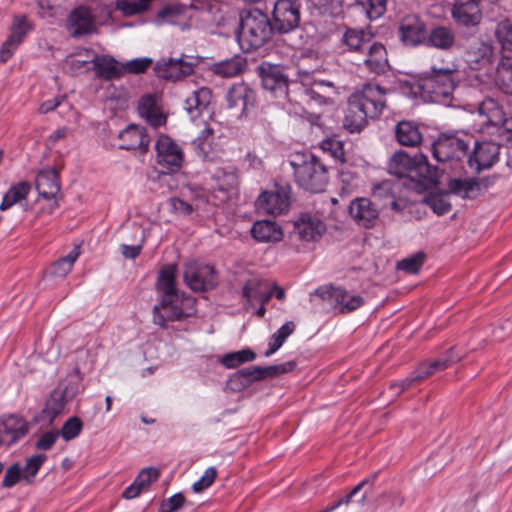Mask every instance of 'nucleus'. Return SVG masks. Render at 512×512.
Segmentation results:
<instances>
[{
    "label": "nucleus",
    "mask_w": 512,
    "mask_h": 512,
    "mask_svg": "<svg viewBox=\"0 0 512 512\" xmlns=\"http://www.w3.org/2000/svg\"><path fill=\"white\" fill-rule=\"evenodd\" d=\"M386 106V91L378 84L367 83L348 99L343 127L358 133L367 125V119L377 118Z\"/></svg>",
    "instance_id": "nucleus-1"
},
{
    "label": "nucleus",
    "mask_w": 512,
    "mask_h": 512,
    "mask_svg": "<svg viewBox=\"0 0 512 512\" xmlns=\"http://www.w3.org/2000/svg\"><path fill=\"white\" fill-rule=\"evenodd\" d=\"M176 275L177 265L166 264L157 276L156 290L160 293V302L153 307V322L162 329L167 327L168 322L181 321L191 315L180 306Z\"/></svg>",
    "instance_id": "nucleus-2"
},
{
    "label": "nucleus",
    "mask_w": 512,
    "mask_h": 512,
    "mask_svg": "<svg viewBox=\"0 0 512 512\" xmlns=\"http://www.w3.org/2000/svg\"><path fill=\"white\" fill-rule=\"evenodd\" d=\"M459 70L456 64L437 68L432 66L430 71L422 73L419 79L411 85V92L425 101L440 103L452 95Z\"/></svg>",
    "instance_id": "nucleus-3"
},
{
    "label": "nucleus",
    "mask_w": 512,
    "mask_h": 512,
    "mask_svg": "<svg viewBox=\"0 0 512 512\" xmlns=\"http://www.w3.org/2000/svg\"><path fill=\"white\" fill-rule=\"evenodd\" d=\"M276 33L267 14L253 8L240 13L236 39L243 52H252L267 44Z\"/></svg>",
    "instance_id": "nucleus-4"
},
{
    "label": "nucleus",
    "mask_w": 512,
    "mask_h": 512,
    "mask_svg": "<svg viewBox=\"0 0 512 512\" xmlns=\"http://www.w3.org/2000/svg\"><path fill=\"white\" fill-rule=\"evenodd\" d=\"M301 8L300 0H277L272 12L276 33L286 35L288 38L284 41L293 49L301 48L307 42L300 27Z\"/></svg>",
    "instance_id": "nucleus-5"
},
{
    "label": "nucleus",
    "mask_w": 512,
    "mask_h": 512,
    "mask_svg": "<svg viewBox=\"0 0 512 512\" xmlns=\"http://www.w3.org/2000/svg\"><path fill=\"white\" fill-rule=\"evenodd\" d=\"M295 182L310 193H320L328 183L326 166L313 154L298 155L290 160Z\"/></svg>",
    "instance_id": "nucleus-6"
},
{
    "label": "nucleus",
    "mask_w": 512,
    "mask_h": 512,
    "mask_svg": "<svg viewBox=\"0 0 512 512\" xmlns=\"http://www.w3.org/2000/svg\"><path fill=\"white\" fill-rule=\"evenodd\" d=\"M473 136L463 132L441 133L432 143V154L438 162L461 160L468 155Z\"/></svg>",
    "instance_id": "nucleus-7"
},
{
    "label": "nucleus",
    "mask_w": 512,
    "mask_h": 512,
    "mask_svg": "<svg viewBox=\"0 0 512 512\" xmlns=\"http://www.w3.org/2000/svg\"><path fill=\"white\" fill-rule=\"evenodd\" d=\"M256 73L261 79L263 89L270 92L272 97L280 101H291L289 79L284 66L264 61L257 66Z\"/></svg>",
    "instance_id": "nucleus-8"
},
{
    "label": "nucleus",
    "mask_w": 512,
    "mask_h": 512,
    "mask_svg": "<svg viewBox=\"0 0 512 512\" xmlns=\"http://www.w3.org/2000/svg\"><path fill=\"white\" fill-rule=\"evenodd\" d=\"M292 187L287 182H276L274 190L263 191L256 200V207L265 214L278 216L289 210Z\"/></svg>",
    "instance_id": "nucleus-9"
},
{
    "label": "nucleus",
    "mask_w": 512,
    "mask_h": 512,
    "mask_svg": "<svg viewBox=\"0 0 512 512\" xmlns=\"http://www.w3.org/2000/svg\"><path fill=\"white\" fill-rule=\"evenodd\" d=\"M183 279L194 292H204L218 285L217 272L213 266L190 262L185 266Z\"/></svg>",
    "instance_id": "nucleus-10"
},
{
    "label": "nucleus",
    "mask_w": 512,
    "mask_h": 512,
    "mask_svg": "<svg viewBox=\"0 0 512 512\" xmlns=\"http://www.w3.org/2000/svg\"><path fill=\"white\" fill-rule=\"evenodd\" d=\"M113 132L109 128V137ZM115 138L111 145L117 146L122 150H139L141 154H145L149 150L150 137L146 128L137 124H129L126 128L118 130L114 133Z\"/></svg>",
    "instance_id": "nucleus-11"
},
{
    "label": "nucleus",
    "mask_w": 512,
    "mask_h": 512,
    "mask_svg": "<svg viewBox=\"0 0 512 512\" xmlns=\"http://www.w3.org/2000/svg\"><path fill=\"white\" fill-rule=\"evenodd\" d=\"M157 163L165 169L164 173L180 170L183 162L181 148L167 135H160L155 144Z\"/></svg>",
    "instance_id": "nucleus-12"
},
{
    "label": "nucleus",
    "mask_w": 512,
    "mask_h": 512,
    "mask_svg": "<svg viewBox=\"0 0 512 512\" xmlns=\"http://www.w3.org/2000/svg\"><path fill=\"white\" fill-rule=\"evenodd\" d=\"M227 106L246 116L257 104V92L248 83H234L226 92Z\"/></svg>",
    "instance_id": "nucleus-13"
},
{
    "label": "nucleus",
    "mask_w": 512,
    "mask_h": 512,
    "mask_svg": "<svg viewBox=\"0 0 512 512\" xmlns=\"http://www.w3.org/2000/svg\"><path fill=\"white\" fill-rule=\"evenodd\" d=\"M500 145L492 141H475L472 152L468 155V166L475 173L490 169L499 160Z\"/></svg>",
    "instance_id": "nucleus-14"
},
{
    "label": "nucleus",
    "mask_w": 512,
    "mask_h": 512,
    "mask_svg": "<svg viewBox=\"0 0 512 512\" xmlns=\"http://www.w3.org/2000/svg\"><path fill=\"white\" fill-rule=\"evenodd\" d=\"M348 212L360 227L373 229L378 225L380 208L370 198L357 197L353 199L348 206Z\"/></svg>",
    "instance_id": "nucleus-15"
},
{
    "label": "nucleus",
    "mask_w": 512,
    "mask_h": 512,
    "mask_svg": "<svg viewBox=\"0 0 512 512\" xmlns=\"http://www.w3.org/2000/svg\"><path fill=\"white\" fill-rule=\"evenodd\" d=\"M464 59L472 70L488 69L495 59L494 47L488 41L473 40L465 47Z\"/></svg>",
    "instance_id": "nucleus-16"
},
{
    "label": "nucleus",
    "mask_w": 512,
    "mask_h": 512,
    "mask_svg": "<svg viewBox=\"0 0 512 512\" xmlns=\"http://www.w3.org/2000/svg\"><path fill=\"white\" fill-rule=\"evenodd\" d=\"M355 64L357 66L363 65L369 73L374 75H382L390 69L385 46L374 40L367 47V50L355 61Z\"/></svg>",
    "instance_id": "nucleus-17"
},
{
    "label": "nucleus",
    "mask_w": 512,
    "mask_h": 512,
    "mask_svg": "<svg viewBox=\"0 0 512 512\" xmlns=\"http://www.w3.org/2000/svg\"><path fill=\"white\" fill-rule=\"evenodd\" d=\"M428 29L418 15H406L399 24V37L405 46H424Z\"/></svg>",
    "instance_id": "nucleus-18"
},
{
    "label": "nucleus",
    "mask_w": 512,
    "mask_h": 512,
    "mask_svg": "<svg viewBox=\"0 0 512 512\" xmlns=\"http://www.w3.org/2000/svg\"><path fill=\"white\" fill-rule=\"evenodd\" d=\"M478 113L484 118L482 125L485 127H512V117L508 116L503 104L497 99L484 98L478 106Z\"/></svg>",
    "instance_id": "nucleus-19"
},
{
    "label": "nucleus",
    "mask_w": 512,
    "mask_h": 512,
    "mask_svg": "<svg viewBox=\"0 0 512 512\" xmlns=\"http://www.w3.org/2000/svg\"><path fill=\"white\" fill-rule=\"evenodd\" d=\"M32 30V25L26 16H15L10 33L0 48V61L7 62Z\"/></svg>",
    "instance_id": "nucleus-20"
},
{
    "label": "nucleus",
    "mask_w": 512,
    "mask_h": 512,
    "mask_svg": "<svg viewBox=\"0 0 512 512\" xmlns=\"http://www.w3.org/2000/svg\"><path fill=\"white\" fill-rule=\"evenodd\" d=\"M195 65L183 58H162L156 62L154 71L159 78L175 82L192 75Z\"/></svg>",
    "instance_id": "nucleus-21"
},
{
    "label": "nucleus",
    "mask_w": 512,
    "mask_h": 512,
    "mask_svg": "<svg viewBox=\"0 0 512 512\" xmlns=\"http://www.w3.org/2000/svg\"><path fill=\"white\" fill-rule=\"evenodd\" d=\"M451 18L460 27L478 26L482 19L480 0H454Z\"/></svg>",
    "instance_id": "nucleus-22"
},
{
    "label": "nucleus",
    "mask_w": 512,
    "mask_h": 512,
    "mask_svg": "<svg viewBox=\"0 0 512 512\" xmlns=\"http://www.w3.org/2000/svg\"><path fill=\"white\" fill-rule=\"evenodd\" d=\"M294 232L299 240L305 242L318 241L326 232V224L314 214L302 212L293 223Z\"/></svg>",
    "instance_id": "nucleus-23"
},
{
    "label": "nucleus",
    "mask_w": 512,
    "mask_h": 512,
    "mask_svg": "<svg viewBox=\"0 0 512 512\" xmlns=\"http://www.w3.org/2000/svg\"><path fill=\"white\" fill-rule=\"evenodd\" d=\"M29 432L28 422L15 414L0 418V446H11L25 437Z\"/></svg>",
    "instance_id": "nucleus-24"
},
{
    "label": "nucleus",
    "mask_w": 512,
    "mask_h": 512,
    "mask_svg": "<svg viewBox=\"0 0 512 512\" xmlns=\"http://www.w3.org/2000/svg\"><path fill=\"white\" fill-rule=\"evenodd\" d=\"M373 41V34L362 28H346L340 44L343 53H351L356 56V60L367 50V47Z\"/></svg>",
    "instance_id": "nucleus-25"
},
{
    "label": "nucleus",
    "mask_w": 512,
    "mask_h": 512,
    "mask_svg": "<svg viewBox=\"0 0 512 512\" xmlns=\"http://www.w3.org/2000/svg\"><path fill=\"white\" fill-rule=\"evenodd\" d=\"M425 45L441 51H452L457 46L454 29L449 25H433L428 29Z\"/></svg>",
    "instance_id": "nucleus-26"
},
{
    "label": "nucleus",
    "mask_w": 512,
    "mask_h": 512,
    "mask_svg": "<svg viewBox=\"0 0 512 512\" xmlns=\"http://www.w3.org/2000/svg\"><path fill=\"white\" fill-rule=\"evenodd\" d=\"M68 403L66 389L56 387L47 398L44 408L37 417L39 422L52 424L57 416L65 413Z\"/></svg>",
    "instance_id": "nucleus-27"
},
{
    "label": "nucleus",
    "mask_w": 512,
    "mask_h": 512,
    "mask_svg": "<svg viewBox=\"0 0 512 512\" xmlns=\"http://www.w3.org/2000/svg\"><path fill=\"white\" fill-rule=\"evenodd\" d=\"M94 20L92 10L85 6H80L69 14L67 29L72 37H81L93 31Z\"/></svg>",
    "instance_id": "nucleus-28"
},
{
    "label": "nucleus",
    "mask_w": 512,
    "mask_h": 512,
    "mask_svg": "<svg viewBox=\"0 0 512 512\" xmlns=\"http://www.w3.org/2000/svg\"><path fill=\"white\" fill-rule=\"evenodd\" d=\"M379 471L370 474L367 478L357 484L349 493L341 497L339 500L325 507L321 512H332L342 505H348L352 498L363 490L361 497L357 500L358 503L364 504L368 495L372 492L375 482L378 478Z\"/></svg>",
    "instance_id": "nucleus-29"
},
{
    "label": "nucleus",
    "mask_w": 512,
    "mask_h": 512,
    "mask_svg": "<svg viewBox=\"0 0 512 512\" xmlns=\"http://www.w3.org/2000/svg\"><path fill=\"white\" fill-rule=\"evenodd\" d=\"M461 358L462 355L456 352L455 347H452L438 358L420 363L417 368L423 379H426L436 372L451 367L453 364L460 361Z\"/></svg>",
    "instance_id": "nucleus-30"
},
{
    "label": "nucleus",
    "mask_w": 512,
    "mask_h": 512,
    "mask_svg": "<svg viewBox=\"0 0 512 512\" xmlns=\"http://www.w3.org/2000/svg\"><path fill=\"white\" fill-rule=\"evenodd\" d=\"M418 162L409 179L416 181L421 189H427L438 183L437 168L429 164L427 157L423 154L418 155Z\"/></svg>",
    "instance_id": "nucleus-31"
},
{
    "label": "nucleus",
    "mask_w": 512,
    "mask_h": 512,
    "mask_svg": "<svg viewBox=\"0 0 512 512\" xmlns=\"http://www.w3.org/2000/svg\"><path fill=\"white\" fill-rule=\"evenodd\" d=\"M395 137L402 146L416 147L422 142V133L417 123L411 120H402L395 126Z\"/></svg>",
    "instance_id": "nucleus-32"
},
{
    "label": "nucleus",
    "mask_w": 512,
    "mask_h": 512,
    "mask_svg": "<svg viewBox=\"0 0 512 512\" xmlns=\"http://www.w3.org/2000/svg\"><path fill=\"white\" fill-rule=\"evenodd\" d=\"M252 237L258 242H279L283 239L281 227L269 220L257 221L251 228Z\"/></svg>",
    "instance_id": "nucleus-33"
},
{
    "label": "nucleus",
    "mask_w": 512,
    "mask_h": 512,
    "mask_svg": "<svg viewBox=\"0 0 512 512\" xmlns=\"http://www.w3.org/2000/svg\"><path fill=\"white\" fill-rule=\"evenodd\" d=\"M39 195L45 199L55 198L60 191L58 174L53 169L40 171L35 180Z\"/></svg>",
    "instance_id": "nucleus-34"
},
{
    "label": "nucleus",
    "mask_w": 512,
    "mask_h": 512,
    "mask_svg": "<svg viewBox=\"0 0 512 512\" xmlns=\"http://www.w3.org/2000/svg\"><path fill=\"white\" fill-rule=\"evenodd\" d=\"M212 99V91L208 87H201L195 90L186 100L185 109L194 120L201 116L203 110L207 109Z\"/></svg>",
    "instance_id": "nucleus-35"
},
{
    "label": "nucleus",
    "mask_w": 512,
    "mask_h": 512,
    "mask_svg": "<svg viewBox=\"0 0 512 512\" xmlns=\"http://www.w3.org/2000/svg\"><path fill=\"white\" fill-rule=\"evenodd\" d=\"M138 111L140 116L155 128L163 125L166 121V118L157 106L155 97L151 94L141 97L138 105Z\"/></svg>",
    "instance_id": "nucleus-36"
},
{
    "label": "nucleus",
    "mask_w": 512,
    "mask_h": 512,
    "mask_svg": "<svg viewBox=\"0 0 512 512\" xmlns=\"http://www.w3.org/2000/svg\"><path fill=\"white\" fill-rule=\"evenodd\" d=\"M418 155L411 157L404 151L396 152L389 163V170L399 178H410L412 170L418 162Z\"/></svg>",
    "instance_id": "nucleus-37"
},
{
    "label": "nucleus",
    "mask_w": 512,
    "mask_h": 512,
    "mask_svg": "<svg viewBox=\"0 0 512 512\" xmlns=\"http://www.w3.org/2000/svg\"><path fill=\"white\" fill-rule=\"evenodd\" d=\"M123 63L110 55H98V78L117 80L124 76Z\"/></svg>",
    "instance_id": "nucleus-38"
},
{
    "label": "nucleus",
    "mask_w": 512,
    "mask_h": 512,
    "mask_svg": "<svg viewBox=\"0 0 512 512\" xmlns=\"http://www.w3.org/2000/svg\"><path fill=\"white\" fill-rule=\"evenodd\" d=\"M247 66V59L240 54L229 59L217 62L213 66L216 75L222 77H235L241 74Z\"/></svg>",
    "instance_id": "nucleus-39"
},
{
    "label": "nucleus",
    "mask_w": 512,
    "mask_h": 512,
    "mask_svg": "<svg viewBox=\"0 0 512 512\" xmlns=\"http://www.w3.org/2000/svg\"><path fill=\"white\" fill-rule=\"evenodd\" d=\"M80 255V246L74 245L73 249L65 256L54 261L49 269L48 274L55 278H64L71 271L75 261Z\"/></svg>",
    "instance_id": "nucleus-40"
},
{
    "label": "nucleus",
    "mask_w": 512,
    "mask_h": 512,
    "mask_svg": "<svg viewBox=\"0 0 512 512\" xmlns=\"http://www.w3.org/2000/svg\"><path fill=\"white\" fill-rule=\"evenodd\" d=\"M31 189L32 186L27 181H20L12 185L3 196L0 204V210L5 211L13 205L20 203L22 200H25Z\"/></svg>",
    "instance_id": "nucleus-41"
},
{
    "label": "nucleus",
    "mask_w": 512,
    "mask_h": 512,
    "mask_svg": "<svg viewBox=\"0 0 512 512\" xmlns=\"http://www.w3.org/2000/svg\"><path fill=\"white\" fill-rule=\"evenodd\" d=\"M448 188L451 193L469 199L477 197L480 192V184L475 178L451 179Z\"/></svg>",
    "instance_id": "nucleus-42"
},
{
    "label": "nucleus",
    "mask_w": 512,
    "mask_h": 512,
    "mask_svg": "<svg viewBox=\"0 0 512 512\" xmlns=\"http://www.w3.org/2000/svg\"><path fill=\"white\" fill-rule=\"evenodd\" d=\"M496 84L499 89L512 95V57H502L496 68Z\"/></svg>",
    "instance_id": "nucleus-43"
},
{
    "label": "nucleus",
    "mask_w": 512,
    "mask_h": 512,
    "mask_svg": "<svg viewBox=\"0 0 512 512\" xmlns=\"http://www.w3.org/2000/svg\"><path fill=\"white\" fill-rule=\"evenodd\" d=\"M213 178L219 183V189L228 191L239 183L238 169L233 165L216 168Z\"/></svg>",
    "instance_id": "nucleus-44"
},
{
    "label": "nucleus",
    "mask_w": 512,
    "mask_h": 512,
    "mask_svg": "<svg viewBox=\"0 0 512 512\" xmlns=\"http://www.w3.org/2000/svg\"><path fill=\"white\" fill-rule=\"evenodd\" d=\"M295 324L292 321L284 323L272 336L269 341V348L264 355L266 357L274 354L286 341V339L295 331Z\"/></svg>",
    "instance_id": "nucleus-45"
},
{
    "label": "nucleus",
    "mask_w": 512,
    "mask_h": 512,
    "mask_svg": "<svg viewBox=\"0 0 512 512\" xmlns=\"http://www.w3.org/2000/svg\"><path fill=\"white\" fill-rule=\"evenodd\" d=\"M255 358V352L250 348H245L225 354L220 359V363L227 369H234L243 363L253 361Z\"/></svg>",
    "instance_id": "nucleus-46"
},
{
    "label": "nucleus",
    "mask_w": 512,
    "mask_h": 512,
    "mask_svg": "<svg viewBox=\"0 0 512 512\" xmlns=\"http://www.w3.org/2000/svg\"><path fill=\"white\" fill-rule=\"evenodd\" d=\"M423 202L438 216L445 215L452 209L448 193H429L424 197Z\"/></svg>",
    "instance_id": "nucleus-47"
},
{
    "label": "nucleus",
    "mask_w": 512,
    "mask_h": 512,
    "mask_svg": "<svg viewBox=\"0 0 512 512\" xmlns=\"http://www.w3.org/2000/svg\"><path fill=\"white\" fill-rule=\"evenodd\" d=\"M355 3L367 18L375 20L385 13L387 0H355Z\"/></svg>",
    "instance_id": "nucleus-48"
},
{
    "label": "nucleus",
    "mask_w": 512,
    "mask_h": 512,
    "mask_svg": "<svg viewBox=\"0 0 512 512\" xmlns=\"http://www.w3.org/2000/svg\"><path fill=\"white\" fill-rule=\"evenodd\" d=\"M426 259L424 252L419 251L410 257L404 258L396 265L398 270L404 271L408 274H416L423 266Z\"/></svg>",
    "instance_id": "nucleus-49"
},
{
    "label": "nucleus",
    "mask_w": 512,
    "mask_h": 512,
    "mask_svg": "<svg viewBox=\"0 0 512 512\" xmlns=\"http://www.w3.org/2000/svg\"><path fill=\"white\" fill-rule=\"evenodd\" d=\"M46 459L44 454H36L28 458L25 466L21 469L22 478L27 483H31Z\"/></svg>",
    "instance_id": "nucleus-50"
},
{
    "label": "nucleus",
    "mask_w": 512,
    "mask_h": 512,
    "mask_svg": "<svg viewBox=\"0 0 512 512\" xmlns=\"http://www.w3.org/2000/svg\"><path fill=\"white\" fill-rule=\"evenodd\" d=\"M495 37L502 49L512 51V23L509 20L497 24Z\"/></svg>",
    "instance_id": "nucleus-51"
},
{
    "label": "nucleus",
    "mask_w": 512,
    "mask_h": 512,
    "mask_svg": "<svg viewBox=\"0 0 512 512\" xmlns=\"http://www.w3.org/2000/svg\"><path fill=\"white\" fill-rule=\"evenodd\" d=\"M152 0H118L117 7L126 16H133L146 11Z\"/></svg>",
    "instance_id": "nucleus-52"
},
{
    "label": "nucleus",
    "mask_w": 512,
    "mask_h": 512,
    "mask_svg": "<svg viewBox=\"0 0 512 512\" xmlns=\"http://www.w3.org/2000/svg\"><path fill=\"white\" fill-rule=\"evenodd\" d=\"M313 295L320 297L324 301H330L334 306L336 303L343 301L345 296V289L340 287H334L332 285H325L317 288Z\"/></svg>",
    "instance_id": "nucleus-53"
},
{
    "label": "nucleus",
    "mask_w": 512,
    "mask_h": 512,
    "mask_svg": "<svg viewBox=\"0 0 512 512\" xmlns=\"http://www.w3.org/2000/svg\"><path fill=\"white\" fill-rule=\"evenodd\" d=\"M320 147L323 151L329 152L336 160L345 161L344 144L336 136L324 139Z\"/></svg>",
    "instance_id": "nucleus-54"
},
{
    "label": "nucleus",
    "mask_w": 512,
    "mask_h": 512,
    "mask_svg": "<svg viewBox=\"0 0 512 512\" xmlns=\"http://www.w3.org/2000/svg\"><path fill=\"white\" fill-rule=\"evenodd\" d=\"M82 427H83V424H82V421L80 420V418H78L76 416L70 417L63 424L62 429L59 431V435L65 441H70V440L76 438L80 434Z\"/></svg>",
    "instance_id": "nucleus-55"
},
{
    "label": "nucleus",
    "mask_w": 512,
    "mask_h": 512,
    "mask_svg": "<svg viewBox=\"0 0 512 512\" xmlns=\"http://www.w3.org/2000/svg\"><path fill=\"white\" fill-rule=\"evenodd\" d=\"M364 303L365 300L362 296H350L348 291L345 289V296L343 297V301L336 303L335 307L338 308L341 314H347L360 308Z\"/></svg>",
    "instance_id": "nucleus-56"
},
{
    "label": "nucleus",
    "mask_w": 512,
    "mask_h": 512,
    "mask_svg": "<svg viewBox=\"0 0 512 512\" xmlns=\"http://www.w3.org/2000/svg\"><path fill=\"white\" fill-rule=\"evenodd\" d=\"M153 60L149 57L135 58L123 63L124 75L145 73L152 65Z\"/></svg>",
    "instance_id": "nucleus-57"
},
{
    "label": "nucleus",
    "mask_w": 512,
    "mask_h": 512,
    "mask_svg": "<svg viewBox=\"0 0 512 512\" xmlns=\"http://www.w3.org/2000/svg\"><path fill=\"white\" fill-rule=\"evenodd\" d=\"M309 60L308 56H301L297 63V76L300 83L304 86L313 83L312 76L318 70L317 65L311 66L310 69H305V62Z\"/></svg>",
    "instance_id": "nucleus-58"
},
{
    "label": "nucleus",
    "mask_w": 512,
    "mask_h": 512,
    "mask_svg": "<svg viewBox=\"0 0 512 512\" xmlns=\"http://www.w3.org/2000/svg\"><path fill=\"white\" fill-rule=\"evenodd\" d=\"M181 13L182 9L179 5H166L157 12L155 21L159 25L170 23L173 22Z\"/></svg>",
    "instance_id": "nucleus-59"
},
{
    "label": "nucleus",
    "mask_w": 512,
    "mask_h": 512,
    "mask_svg": "<svg viewBox=\"0 0 512 512\" xmlns=\"http://www.w3.org/2000/svg\"><path fill=\"white\" fill-rule=\"evenodd\" d=\"M218 471L215 467H209L205 470L202 477L192 485V490L195 493H200L209 488L215 481Z\"/></svg>",
    "instance_id": "nucleus-60"
},
{
    "label": "nucleus",
    "mask_w": 512,
    "mask_h": 512,
    "mask_svg": "<svg viewBox=\"0 0 512 512\" xmlns=\"http://www.w3.org/2000/svg\"><path fill=\"white\" fill-rule=\"evenodd\" d=\"M185 501L182 493H176L160 503L159 512H176L183 507Z\"/></svg>",
    "instance_id": "nucleus-61"
},
{
    "label": "nucleus",
    "mask_w": 512,
    "mask_h": 512,
    "mask_svg": "<svg viewBox=\"0 0 512 512\" xmlns=\"http://www.w3.org/2000/svg\"><path fill=\"white\" fill-rule=\"evenodd\" d=\"M160 472L154 467H147L140 471L138 476L135 478L137 485H140L144 490L147 489L151 483L158 480Z\"/></svg>",
    "instance_id": "nucleus-62"
},
{
    "label": "nucleus",
    "mask_w": 512,
    "mask_h": 512,
    "mask_svg": "<svg viewBox=\"0 0 512 512\" xmlns=\"http://www.w3.org/2000/svg\"><path fill=\"white\" fill-rule=\"evenodd\" d=\"M263 283L258 279H249L242 288V296L247 301L258 300L263 292Z\"/></svg>",
    "instance_id": "nucleus-63"
},
{
    "label": "nucleus",
    "mask_w": 512,
    "mask_h": 512,
    "mask_svg": "<svg viewBox=\"0 0 512 512\" xmlns=\"http://www.w3.org/2000/svg\"><path fill=\"white\" fill-rule=\"evenodd\" d=\"M423 377L420 373V371L418 370V368L412 373L411 376L403 379L402 381L400 382H395V383H392L390 385V388L392 390H396L398 389L397 393L398 394H401L402 392H404L405 390L409 389L410 387H412L414 384L416 383H419L421 381H423Z\"/></svg>",
    "instance_id": "nucleus-64"
}]
</instances>
